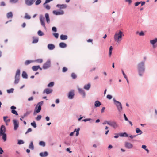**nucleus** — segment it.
Returning a JSON list of instances; mask_svg holds the SVG:
<instances>
[{"label":"nucleus","mask_w":157,"mask_h":157,"mask_svg":"<svg viewBox=\"0 0 157 157\" xmlns=\"http://www.w3.org/2000/svg\"><path fill=\"white\" fill-rule=\"evenodd\" d=\"M137 68L139 76L142 77L145 70V61H142L139 63L137 64Z\"/></svg>","instance_id":"nucleus-1"},{"label":"nucleus","mask_w":157,"mask_h":157,"mask_svg":"<svg viewBox=\"0 0 157 157\" xmlns=\"http://www.w3.org/2000/svg\"><path fill=\"white\" fill-rule=\"evenodd\" d=\"M122 36H124V35L121 31H120L118 33H116L114 36L115 41L117 43H119L122 40Z\"/></svg>","instance_id":"nucleus-2"},{"label":"nucleus","mask_w":157,"mask_h":157,"mask_svg":"<svg viewBox=\"0 0 157 157\" xmlns=\"http://www.w3.org/2000/svg\"><path fill=\"white\" fill-rule=\"evenodd\" d=\"M43 104V101H42L38 102L35 107L33 112V115H36L37 113L40 112L41 109V106Z\"/></svg>","instance_id":"nucleus-3"},{"label":"nucleus","mask_w":157,"mask_h":157,"mask_svg":"<svg viewBox=\"0 0 157 157\" xmlns=\"http://www.w3.org/2000/svg\"><path fill=\"white\" fill-rule=\"evenodd\" d=\"M113 103L116 107L118 112H121L123 109V107L121 103L119 101L116 100L115 98L113 99Z\"/></svg>","instance_id":"nucleus-4"},{"label":"nucleus","mask_w":157,"mask_h":157,"mask_svg":"<svg viewBox=\"0 0 157 157\" xmlns=\"http://www.w3.org/2000/svg\"><path fill=\"white\" fill-rule=\"evenodd\" d=\"M20 69H17L16 72L15 77V80L14 83L15 84H17L19 81L20 76Z\"/></svg>","instance_id":"nucleus-5"},{"label":"nucleus","mask_w":157,"mask_h":157,"mask_svg":"<svg viewBox=\"0 0 157 157\" xmlns=\"http://www.w3.org/2000/svg\"><path fill=\"white\" fill-rule=\"evenodd\" d=\"M109 125L114 129H116L118 127V124L115 121H110Z\"/></svg>","instance_id":"nucleus-6"},{"label":"nucleus","mask_w":157,"mask_h":157,"mask_svg":"<svg viewBox=\"0 0 157 157\" xmlns=\"http://www.w3.org/2000/svg\"><path fill=\"white\" fill-rule=\"evenodd\" d=\"M51 66V61L49 59L43 65V68L44 69L49 68Z\"/></svg>","instance_id":"nucleus-7"},{"label":"nucleus","mask_w":157,"mask_h":157,"mask_svg":"<svg viewBox=\"0 0 157 157\" xmlns=\"http://www.w3.org/2000/svg\"><path fill=\"white\" fill-rule=\"evenodd\" d=\"M13 123L14 125V130L15 131L17 130L19 126V122L17 120L14 119L13 120Z\"/></svg>","instance_id":"nucleus-8"},{"label":"nucleus","mask_w":157,"mask_h":157,"mask_svg":"<svg viewBox=\"0 0 157 157\" xmlns=\"http://www.w3.org/2000/svg\"><path fill=\"white\" fill-rule=\"evenodd\" d=\"M40 21L41 24L42 26L45 29L46 26L44 22V16L42 15H40Z\"/></svg>","instance_id":"nucleus-9"},{"label":"nucleus","mask_w":157,"mask_h":157,"mask_svg":"<svg viewBox=\"0 0 157 157\" xmlns=\"http://www.w3.org/2000/svg\"><path fill=\"white\" fill-rule=\"evenodd\" d=\"M79 93L82 96L83 98H85L86 96L85 91L82 89L79 88L78 89Z\"/></svg>","instance_id":"nucleus-10"},{"label":"nucleus","mask_w":157,"mask_h":157,"mask_svg":"<svg viewBox=\"0 0 157 157\" xmlns=\"http://www.w3.org/2000/svg\"><path fill=\"white\" fill-rule=\"evenodd\" d=\"M36 0H25V3L28 6H31L35 1Z\"/></svg>","instance_id":"nucleus-11"},{"label":"nucleus","mask_w":157,"mask_h":157,"mask_svg":"<svg viewBox=\"0 0 157 157\" xmlns=\"http://www.w3.org/2000/svg\"><path fill=\"white\" fill-rule=\"evenodd\" d=\"M125 147L128 149H130L132 148L133 145L131 143L127 142L125 143Z\"/></svg>","instance_id":"nucleus-12"},{"label":"nucleus","mask_w":157,"mask_h":157,"mask_svg":"<svg viewBox=\"0 0 157 157\" xmlns=\"http://www.w3.org/2000/svg\"><path fill=\"white\" fill-rule=\"evenodd\" d=\"M53 13L56 15H59L63 14L64 12L62 10H60L59 11L54 10L53 12Z\"/></svg>","instance_id":"nucleus-13"},{"label":"nucleus","mask_w":157,"mask_h":157,"mask_svg":"<svg viewBox=\"0 0 157 157\" xmlns=\"http://www.w3.org/2000/svg\"><path fill=\"white\" fill-rule=\"evenodd\" d=\"M6 131L5 126L4 125H2L0 128V134L5 133Z\"/></svg>","instance_id":"nucleus-14"},{"label":"nucleus","mask_w":157,"mask_h":157,"mask_svg":"<svg viewBox=\"0 0 157 157\" xmlns=\"http://www.w3.org/2000/svg\"><path fill=\"white\" fill-rule=\"evenodd\" d=\"M11 109V113L16 115H18V114L17 111L15 110L16 109V107L14 106H12L10 107Z\"/></svg>","instance_id":"nucleus-15"},{"label":"nucleus","mask_w":157,"mask_h":157,"mask_svg":"<svg viewBox=\"0 0 157 157\" xmlns=\"http://www.w3.org/2000/svg\"><path fill=\"white\" fill-rule=\"evenodd\" d=\"M53 90L52 89L48 88H46L43 91V93H46L47 94H49L52 92Z\"/></svg>","instance_id":"nucleus-16"},{"label":"nucleus","mask_w":157,"mask_h":157,"mask_svg":"<svg viewBox=\"0 0 157 157\" xmlns=\"http://www.w3.org/2000/svg\"><path fill=\"white\" fill-rule=\"evenodd\" d=\"M150 43L152 45L153 47L155 48L156 47L154 45V44L157 42V38H155L154 39L150 40Z\"/></svg>","instance_id":"nucleus-17"},{"label":"nucleus","mask_w":157,"mask_h":157,"mask_svg":"<svg viewBox=\"0 0 157 157\" xmlns=\"http://www.w3.org/2000/svg\"><path fill=\"white\" fill-rule=\"evenodd\" d=\"M75 94L73 91H70L68 94V98L69 99H72L74 98Z\"/></svg>","instance_id":"nucleus-18"},{"label":"nucleus","mask_w":157,"mask_h":157,"mask_svg":"<svg viewBox=\"0 0 157 157\" xmlns=\"http://www.w3.org/2000/svg\"><path fill=\"white\" fill-rule=\"evenodd\" d=\"M48 48L49 50H53L55 48V46L52 44H48Z\"/></svg>","instance_id":"nucleus-19"},{"label":"nucleus","mask_w":157,"mask_h":157,"mask_svg":"<svg viewBox=\"0 0 157 157\" xmlns=\"http://www.w3.org/2000/svg\"><path fill=\"white\" fill-rule=\"evenodd\" d=\"M48 155V153L47 151H45L44 152H41L40 153V155L41 157H47Z\"/></svg>","instance_id":"nucleus-20"},{"label":"nucleus","mask_w":157,"mask_h":157,"mask_svg":"<svg viewBox=\"0 0 157 157\" xmlns=\"http://www.w3.org/2000/svg\"><path fill=\"white\" fill-rule=\"evenodd\" d=\"M8 118L7 116H4L3 117V120L6 123V125H8V122H9L10 121V119H6Z\"/></svg>","instance_id":"nucleus-21"},{"label":"nucleus","mask_w":157,"mask_h":157,"mask_svg":"<svg viewBox=\"0 0 157 157\" xmlns=\"http://www.w3.org/2000/svg\"><path fill=\"white\" fill-rule=\"evenodd\" d=\"M56 6L58 8H59L60 9L65 8L67 7V6L65 4H57Z\"/></svg>","instance_id":"nucleus-22"},{"label":"nucleus","mask_w":157,"mask_h":157,"mask_svg":"<svg viewBox=\"0 0 157 157\" xmlns=\"http://www.w3.org/2000/svg\"><path fill=\"white\" fill-rule=\"evenodd\" d=\"M90 83H88L85 85L84 86L83 88L86 90H88L90 88Z\"/></svg>","instance_id":"nucleus-23"},{"label":"nucleus","mask_w":157,"mask_h":157,"mask_svg":"<svg viewBox=\"0 0 157 157\" xmlns=\"http://www.w3.org/2000/svg\"><path fill=\"white\" fill-rule=\"evenodd\" d=\"M59 46L61 48H64L67 46V44L65 43L61 42L59 44Z\"/></svg>","instance_id":"nucleus-24"},{"label":"nucleus","mask_w":157,"mask_h":157,"mask_svg":"<svg viewBox=\"0 0 157 157\" xmlns=\"http://www.w3.org/2000/svg\"><path fill=\"white\" fill-rule=\"evenodd\" d=\"M101 104V103L98 100L94 102V106L95 107H98L100 106Z\"/></svg>","instance_id":"nucleus-25"},{"label":"nucleus","mask_w":157,"mask_h":157,"mask_svg":"<svg viewBox=\"0 0 157 157\" xmlns=\"http://www.w3.org/2000/svg\"><path fill=\"white\" fill-rule=\"evenodd\" d=\"M31 113V111H27L24 114L21 116V117L22 118H24L25 117L27 116L30 114V113Z\"/></svg>","instance_id":"nucleus-26"},{"label":"nucleus","mask_w":157,"mask_h":157,"mask_svg":"<svg viewBox=\"0 0 157 157\" xmlns=\"http://www.w3.org/2000/svg\"><path fill=\"white\" fill-rule=\"evenodd\" d=\"M64 143L68 145H70L71 144V139L69 138H67V140L65 141Z\"/></svg>","instance_id":"nucleus-27"},{"label":"nucleus","mask_w":157,"mask_h":157,"mask_svg":"<svg viewBox=\"0 0 157 157\" xmlns=\"http://www.w3.org/2000/svg\"><path fill=\"white\" fill-rule=\"evenodd\" d=\"M40 68V66L39 65L38 66H34L32 67V70L34 71H36Z\"/></svg>","instance_id":"nucleus-28"},{"label":"nucleus","mask_w":157,"mask_h":157,"mask_svg":"<svg viewBox=\"0 0 157 157\" xmlns=\"http://www.w3.org/2000/svg\"><path fill=\"white\" fill-rule=\"evenodd\" d=\"M13 16V13L11 12H9L7 13L6 15L7 17L8 18H12Z\"/></svg>","instance_id":"nucleus-29"},{"label":"nucleus","mask_w":157,"mask_h":157,"mask_svg":"<svg viewBox=\"0 0 157 157\" xmlns=\"http://www.w3.org/2000/svg\"><path fill=\"white\" fill-rule=\"evenodd\" d=\"M67 36L66 35H61L60 36V38L61 40H67Z\"/></svg>","instance_id":"nucleus-30"},{"label":"nucleus","mask_w":157,"mask_h":157,"mask_svg":"<svg viewBox=\"0 0 157 157\" xmlns=\"http://www.w3.org/2000/svg\"><path fill=\"white\" fill-rule=\"evenodd\" d=\"M45 17L46 19V21L48 23H49L50 22V19L49 15L48 13H46L45 14Z\"/></svg>","instance_id":"nucleus-31"},{"label":"nucleus","mask_w":157,"mask_h":157,"mask_svg":"<svg viewBox=\"0 0 157 157\" xmlns=\"http://www.w3.org/2000/svg\"><path fill=\"white\" fill-rule=\"evenodd\" d=\"M119 135L121 137H127L128 136V135L126 132L121 133L119 134Z\"/></svg>","instance_id":"nucleus-32"},{"label":"nucleus","mask_w":157,"mask_h":157,"mask_svg":"<svg viewBox=\"0 0 157 157\" xmlns=\"http://www.w3.org/2000/svg\"><path fill=\"white\" fill-rule=\"evenodd\" d=\"M34 60H27L25 61L24 63L25 65H27L32 63L33 62Z\"/></svg>","instance_id":"nucleus-33"},{"label":"nucleus","mask_w":157,"mask_h":157,"mask_svg":"<svg viewBox=\"0 0 157 157\" xmlns=\"http://www.w3.org/2000/svg\"><path fill=\"white\" fill-rule=\"evenodd\" d=\"M22 76L23 78H27L28 75L25 71H23L22 74Z\"/></svg>","instance_id":"nucleus-34"},{"label":"nucleus","mask_w":157,"mask_h":157,"mask_svg":"<svg viewBox=\"0 0 157 157\" xmlns=\"http://www.w3.org/2000/svg\"><path fill=\"white\" fill-rule=\"evenodd\" d=\"M0 136H2V139L4 141H5L6 140V133L0 134Z\"/></svg>","instance_id":"nucleus-35"},{"label":"nucleus","mask_w":157,"mask_h":157,"mask_svg":"<svg viewBox=\"0 0 157 157\" xmlns=\"http://www.w3.org/2000/svg\"><path fill=\"white\" fill-rule=\"evenodd\" d=\"M24 18L26 19H30L31 18V17L30 15H29L27 13H26L25 14V15Z\"/></svg>","instance_id":"nucleus-36"},{"label":"nucleus","mask_w":157,"mask_h":157,"mask_svg":"<svg viewBox=\"0 0 157 157\" xmlns=\"http://www.w3.org/2000/svg\"><path fill=\"white\" fill-rule=\"evenodd\" d=\"M29 148L32 150L34 149V146L33 145V142L32 141H31L30 144L29 146Z\"/></svg>","instance_id":"nucleus-37"},{"label":"nucleus","mask_w":157,"mask_h":157,"mask_svg":"<svg viewBox=\"0 0 157 157\" xmlns=\"http://www.w3.org/2000/svg\"><path fill=\"white\" fill-rule=\"evenodd\" d=\"M39 145L40 146H42L43 147H44L45 146L46 144L44 142L40 141L39 143Z\"/></svg>","instance_id":"nucleus-38"},{"label":"nucleus","mask_w":157,"mask_h":157,"mask_svg":"<svg viewBox=\"0 0 157 157\" xmlns=\"http://www.w3.org/2000/svg\"><path fill=\"white\" fill-rule=\"evenodd\" d=\"M31 125L35 128H36L37 127L36 124L34 121L31 123Z\"/></svg>","instance_id":"nucleus-39"},{"label":"nucleus","mask_w":157,"mask_h":157,"mask_svg":"<svg viewBox=\"0 0 157 157\" xmlns=\"http://www.w3.org/2000/svg\"><path fill=\"white\" fill-rule=\"evenodd\" d=\"M136 133H139V134H141L143 132L139 128H136Z\"/></svg>","instance_id":"nucleus-40"},{"label":"nucleus","mask_w":157,"mask_h":157,"mask_svg":"<svg viewBox=\"0 0 157 157\" xmlns=\"http://www.w3.org/2000/svg\"><path fill=\"white\" fill-rule=\"evenodd\" d=\"M37 34L39 36H43L44 35V33L40 30H39L38 31Z\"/></svg>","instance_id":"nucleus-41"},{"label":"nucleus","mask_w":157,"mask_h":157,"mask_svg":"<svg viewBox=\"0 0 157 157\" xmlns=\"http://www.w3.org/2000/svg\"><path fill=\"white\" fill-rule=\"evenodd\" d=\"M14 90V89L13 88H12L10 89L7 90V93L9 94L13 93V92Z\"/></svg>","instance_id":"nucleus-42"},{"label":"nucleus","mask_w":157,"mask_h":157,"mask_svg":"<svg viewBox=\"0 0 157 157\" xmlns=\"http://www.w3.org/2000/svg\"><path fill=\"white\" fill-rule=\"evenodd\" d=\"M34 62H36L37 63H41L43 62V59H38L34 60Z\"/></svg>","instance_id":"nucleus-43"},{"label":"nucleus","mask_w":157,"mask_h":157,"mask_svg":"<svg viewBox=\"0 0 157 157\" xmlns=\"http://www.w3.org/2000/svg\"><path fill=\"white\" fill-rule=\"evenodd\" d=\"M71 76L73 79H75L77 77L76 75L74 73H71Z\"/></svg>","instance_id":"nucleus-44"},{"label":"nucleus","mask_w":157,"mask_h":157,"mask_svg":"<svg viewBox=\"0 0 157 157\" xmlns=\"http://www.w3.org/2000/svg\"><path fill=\"white\" fill-rule=\"evenodd\" d=\"M54 84V82H51L48 84L47 86L49 87H52L53 86Z\"/></svg>","instance_id":"nucleus-45"},{"label":"nucleus","mask_w":157,"mask_h":157,"mask_svg":"<svg viewBox=\"0 0 157 157\" xmlns=\"http://www.w3.org/2000/svg\"><path fill=\"white\" fill-rule=\"evenodd\" d=\"M41 117H42L41 115H38L36 117V121H39L41 120Z\"/></svg>","instance_id":"nucleus-46"},{"label":"nucleus","mask_w":157,"mask_h":157,"mask_svg":"<svg viewBox=\"0 0 157 157\" xmlns=\"http://www.w3.org/2000/svg\"><path fill=\"white\" fill-rule=\"evenodd\" d=\"M24 141L23 140H18L17 143L19 145H20V144H24Z\"/></svg>","instance_id":"nucleus-47"},{"label":"nucleus","mask_w":157,"mask_h":157,"mask_svg":"<svg viewBox=\"0 0 157 157\" xmlns=\"http://www.w3.org/2000/svg\"><path fill=\"white\" fill-rule=\"evenodd\" d=\"M136 34L139 33V35L140 36H144V33L142 31H141L139 33L138 32H136Z\"/></svg>","instance_id":"nucleus-48"},{"label":"nucleus","mask_w":157,"mask_h":157,"mask_svg":"<svg viewBox=\"0 0 157 157\" xmlns=\"http://www.w3.org/2000/svg\"><path fill=\"white\" fill-rule=\"evenodd\" d=\"M38 41V38H35L33 39L32 41L33 43H36Z\"/></svg>","instance_id":"nucleus-49"},{"label":"nucleus","mask_w":157,"mask_h":157,"mask_svg":"<svg viewBox=\"0 0 157 157\" xmlns=\"http://www.w3.org/2000/svg\"><path fill=\"white\" fill-rule=\"evenodd\" d=\"M113 50V47L112 46H110L109 48V56H111L112 53V50Z\"/></svg>","instance_id":"nucleus-50"},{"label":"nucleus","mask_w":157,"mask_h":157,"mask_svg":"<svg viewBox=\"0 0 157 157\" xmlns=\"http://www.w3.org/2000/svg\"><path fill=\"white\" fill-rule=\"evenodd\" d=\"M41 2V0H37L35 2V5H38Z\"/></svg>","instance_id":"nucleus-51"},{"label":"nucleus","mask_w":157,"mask_h":157,"mask_svg":"<svg viewBox=\"0 0 157 157\" xmlns=\"http://www.w3.org/2000/svg\"><path fill=\"white\" fill-rule=\"evenodd\" d=\"M19 0H10V2L12 3H16Z\"/></svg>","instance_id":"nucleus-52"},{"label":"nucleus","mask_w":157,"mask_h":157,"mask_svg":"<svg viewBox=\"0 0 157 157\" xmlns=\"http://www.w3.org/2000/svg\"><path fill=\"white\" fill-rule=\"evenodd\" d=\"M32 129L31 128H29L28 129V130H27V131H26V132H25V134H27L28 133H29L32 132Z\"/></svg>","instance_id":"nucleus-53"},{"label":"nucleus","mask_w":157,"mask_h":157,"mask_svg":"<svg viewBox=\"0 0 157 157\" xmlns=\"http://www.w3.org/2000/svg\"><path fill=\"white\" fill-rule=\"evenodd\" d=\"M45 7V8L47 9V10H49L50 9V6L48 5V4H45V5H44Z\"/></svg>","instance_id":"nucleus-54"},{"label":"nucleus","mask_w":157,"mask_h":157,"mask_svg":"<svg viewBox=\"0 0 157 157\" xmlns=\"http://www.w3.org/2000/svg\"><path fill=\"white\" fill-rule=\"evenodd\" d=\"M53 35L56 39L58 38L59 37L58 33H53Z\"/></svg>","instance_id":"nucleus-55"},{"label":"nucleus","mask_w":157,"mask_h":157,"mask_svg":"<svg viewBox=\"0 0 157 157\" xmlns=\"http://www.w3.org/2000/svg\"><path fill=\"white\" fill-rule=\"evenodd\" d=\"M106 98L109 100H110L112 98V96L108 94L107 95Z\"/></svg>","instance_id":"nucleus-56"},{"label":"nucleus","mask_w":157,"mask_h":157,"mask_svg":"<svg viewBox=\"0 0 157 157\" xmlns=\"http://www.w3.org/2000/svg\"><path fill=\"white\" fill-rule=\"evenodd\" d=\"M52 31L54 32H56L57 31V28L55 27H53L52 28Z\"/></svg>","instance_id":"nucleus-57"},{"label":"nucleus","mask_w":157,"mask_h":157,"mask_svg":"<svg viewBox=\"0 0 157 157\" xmlns=\"http://www.w3.org/2000/svg\"><path fill=\"white\" fill-rule=\"evenodd\" d=\"M92 119L91 118H86L85 119H83L82 120V121L84 122H86L87 121H90V120H92Z\"/></svg>","instance_id":"nucleus-58"},{"label":"nucleus","mask_w":157,"mask_h":157,"mask_svg":"<svg viewBox=\"0 0 157 157\" xmlns=\"http://www.w3.org/2000/svg\"><path fill=\"white\" fill-rule=\"evenodd\" d=\"M121 71H122V74L124 76V78H127V76H126V74H125V73H124L123 70L122 69L121 70Z\"/></svg>","instance_id":"nucleus-59"},{"label":"nucleus","mask_w":157,"mask_h":157,"mask_svg":"<svg viewBox=\"0 0 157 157\" xmlns=\"http://www.w3.org/2000/svg\"><path fill=\"white\" fill-rule=\"evenodd\" d=\"M6 5V4L4 2H1L0 4V6H5Z\"/></svg>","instance_id":"nucleus-60"},{"label":"nucleus","mask_w":157,"mask_h":157,"mask_svg":"<svg viewBox=\"0 0 157 157\" xmlns=\"http://www.w3.org/2000/svg\"><path fill=\"white\" fill-rule=\"evenodd\" d=\"M67 68L65 67H64L63 68L62 71L63 72H66V71H67Z\"/></svg>","instance_id":"nucleus-61"},{"label":"nucleus","mask_w":157,"mask_h":157,"mask_svg":"<svg viewBox=\"0 0 157 157\" xmlns=\"http://www.w3.org/2000/svg\"><path fill=\"white\" fill-rule=\"evenodd\" d=\"M123 116H124V117L125 120L126 121H128V118L127 117H126V116L125 113H124L123 114Z\"/></svg>","instance_id":"nucleus-62"},{"label":"nucleus","mask_w":157,"mask_h":157,"mask_svg":"<svg viewBox=\"0 0 157 157\" xmlns=\"http://www.w3.org/2000/svg\"><path fill=\"white\" fill-rule=\"evenodd\" d=\"M109 121H105L103 123V124H107L109 125Z\"/></svg>","instance_id":"nucleus-63"},{"label":"nucleus","mask_w":157,"mask_h":157,"mask_svg":"<svg viewBox=\"0 0 157 157\" xmlns=\"http://www.w3.org/2000/svg\"><path fill=\"white\" fill-rule=\"evenodd\" d=\"M50 2V0H46L45 3L43 4V5H45L46 4L49 3Z\"/></svg>","instance_id":"nucleus-64"}]
</instances>
